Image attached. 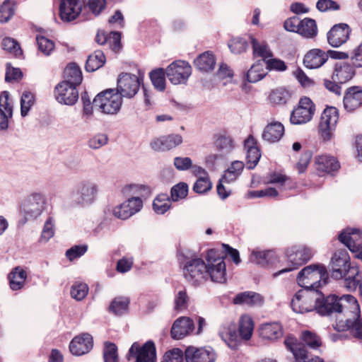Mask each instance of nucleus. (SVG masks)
Instances as JSON below:
<instances>
[{
    "instance_id": "62",
    "label": "nucleus",
    "mask_w": 362,
    "mask_h": 362,
    "mask_svg": "<svg viewBox=\"0 0 362 362\" xmlns=\"http://www.w3.org/2000/svg\"><path fill=\"white\" fill-rule=\"evenodd\" d=\"M87 250L88 247L86 245H74L66 250V256L69 260L73 261L83 255L86 252Z\"/></svg>"
},
{
    "instance_id": "25",
    "label": "nucleus",
    "mask_w": 362,
    "mask_h": 362,
    "mask_svg": "<svg viewBox=\"0 0 362 362\" xmlns=\"http://www.w3.org/2000/svg\"><path fill=\"white\" fill-rule=\"evenodd\" d=\"M344 107L348 112H354L362 106V88L351 86L346 89L344 100Z\"/></svg>"
},
{
    "instance_id": "3",
    "label": "nucleus",
    "mask_w": 362,
    "mask_h": 362,
    "mask_svg": "<svg viewBox=\"0 0 362 362\" xmlns=\"http://www.w3.org/2000/svg\"><path fill=\"white\" fill-rule=\"evenodd\" d=\"M315 309L322 315L342 312L354 314V317H358L361 314L358 303L351 295H344L341 297L329 295L326 298L322 296L321 298H316Z\"/></svg>"
},
{
    "instance_id": "54",
    "label": "nucleus",
    "mask_w": 362,
    "mask_h": 362,
    "mask_svg": "<svg viewBox=\"0 0 362 362\" xmlns=\"http://www.w3.org/2000/svg\"><path fill=\"white\" fill-rule=\"evenodd\" d=\"M185 351L179 348H173L165 351L161 362H184Z\"/></svg>"
},
{
    "instance_id": "46",
    "label": "nucleus",
    "mask_w": 362,
    "mask_h": 362,
    "mask_svg": "<svg viewBox=\"0 0 362 362\" xmlns=\"http://www.w3.org/2000/svg\"><path fill=\"white\" fill-rule=\"evenodd\" d=\"M290 98L289 91L283 88L272 90L268 97L269 102L274 105H284Z\"/></svg>"
},
{
    "instance_id": "4",
    "label": "nucleus",
    "mask_w": 362,
    "mask_h": 362,
    "mask_svg": "<svg viewBox=\"0 0 362 362\" xmlns=\"http://www.w3.org/2000/svg\"><path fill=\"white\" fill-rule=\"evenodd\" d=\"M341 168L337 157L322 153L314 157L312 169L307 175V185L313 187H320L324 183V177L328 175H334Z\"/></svg>"
},
{
    "instance_id": "58",
    "label": "nucleus",
    "mask_w": 362,
    "mask_h": 362,
    "mask_svg": "<svg viewBox=\"0 0 362 362\" xmlns=\"http://www.w3.org/2000/svg\"><path fill=\"white\" fill-rule=\"evenodd\" d=\"M266 69L269 71H284L287 69L286 64L281 59L270 57L264 62Z\"/></svg>"
},
{
    "instance_id": "1",
    "label": "nucleus",
    "mask_w": 362,
    "mask_h": 362,
    "mask_svg": "<svg viewBox=\"0 0 362 362\" xmlns=\"http://www.w3.org/2000/svg\"><path fill=\"white\" fill-rule=\"evenodd\" d=\"M223 256L221 250L210 249L206 252V262L200 258L186 259L182 268L185 279L193 286L204 283L209 277L214 282H225L226 269Z\"/></svg>"
},
{
    "instance_id": "48",
    "label": "nucleus",
    "mask_w": 362,
    "mask_h": 362,
    "mask_svg": "<svg viewBox=\"0 0 362 362\" xmlns=\"http://www.w3.org/2000/svg\"><path fill=\"white\" fill-rule=\"evenodd\" d=\"M165 75L166 71L163 69H157L150 73V78L153 86L160 91H163L165 88Z\"/></svg>"
},
{
    "instance_id": "17",
    "label": "nucleus",
    "mask_w": 362,
    "mask_h": 362,
    "mask_svg": "<svg viewBox=\"0 0 362 362\" xmlns=\"http://www.w3.org/2000/svg\"><path fill=\"white\" fill-rule=\"evenodd\" d=\"M216 354L213 349L190 346L185 350V362H215Z\"/></svg>"
},
{
    "instance_id": "49",
    "label": "nucleus",
    "mask_w": 362,
    "mask_h": 362,
    "mask_svg": "<svg viewBox=\"0 0 362 362\" xmlns=\"http://www.w3.org/2000/svg\"><path fill=\"white\" fill-rule=\"evenodd\" d=\"M267 75L263 65L261 63L253 64L248 70L246 78L250 83H255L262 79Z\"/></svg>"
},
{
    "instance_id": "8",
    "label": "nucleus",
    "mask_w": 362,
    "mask_h": 362,
    "mask_svg": "<svg viewBox=\"0 0 362 362\" xmlns=\"http://www.w3.org/2000/svg\"><path fill=\"white\" fill-rule=\"evenodd\" d=\"M316 111V106L308 97L300 98L291 112L290 121L293 124H304L312 120Z\"/></svg>"
},
{
    "instance_id": "27",
    "label": "nucleus",
    "mask_w": 362,
    "mask_h": 362,
    "mask_svg": "<svg viewBox=\"0 0 362 362\" xmlns=\"http://www.w3.org/2000/svg\"><path fill=\"white\" fill-rule=\"evenodd\" d=\"M356 68L352 63L350 64L346 62H337L334 65L332 79L341 84L345 83L351 80L355 76Z\"/></svg>"
},
{
    "instance_id": "57",
    "label": "nucleus",
    "mask_w": 362,
    "mask_h": 362,
    "mask_svg": "<svg viewBox=\"0 0 362 362\" xmlns=\"http://www.w3.org/2000/svg\"><path fill=\"white\" fill-rule=\"evenodd\" d=\"M0 106L5 110L4 114L9 119L13 115V101L7 91H3L0 94Z\"/></svg>"
},
{
    "instance_id": "45",
    "label": "nucleus",
    "mask_w": 362,
    "mask_h": 362,
    "mask_svg": "<svg viewBox=\"0 0 362 362\" xmlns=\"http://www.w3.org/2000/svg\"><path fill=\"white\" fill-rule=\"evenodd\" d=\"M105 62V57L103 52L95 51L90 54L86 64V69L88 71H94L103 66Z\"/></svg>"
},
{
    "instance_id": "33",
    "label": "nucleus",
    "mask_w": 362,
    "mask_h": 362,
    "mask_svg": "<svg viewBox=\"0 0 362 362\" xmlns=\"http://www.w3.org/2000/svg\"><path fill=\"white\" fill-rule=\"evenodd\" d=\"M28 276L27 272L21 267L13 268L8 276L10 287L17 291L22 288Z\"/></svg>"
},
{
    "instance_id": "40",
    "label": "nucleus",
    "mask_w": 362,
    "mask_h": 362,
    "mask_svg": "<svg viewBox=\"0 0 362 362\" xmlns=\"http://www.w3.org/2000/svg\"><path fill=\"white\" fill-rule=\"evenodd\" d=\"M129 299L124 296L115 298L109 307V310L117 315H122L129 310Z\"/></svg>"
},
{
    "instance_id": "43",
    "label": "nucleus",
    "mask_w": 362,
    "mask_h": 362,
    "mask_svg": "<svg viewBox=\"0 0 362 362\" xmlns=\"http://www.w3.org/2000/svg\"><path fill=\"white\" fill-rule=\"evenodd\" d=\"M300 339L305 345L313 349H317L322 345L321 337L313 331H303Z\"/></svg>"
},
{
    "instance_id": "56",
    "label": "nucleus",
    "mask_w": 362,
    "mask_h": 362,
    "mask_svg": "<svg viewBox=\"0 0 362 362\" xmlns=\"http://www.w3.org/2000/svg\"><path fill=\"white\" fill-rule=\"evenodd\" d=\"M105 362H119L117 347L114 343L106 342L103 351Z\"/></svg>"
},
{
    "instance_id": "18",
    "label": "nucleus",
    "mask_w": 362,
    "mask_h": 362,
    "mask_svg": "<svg viewBox=\"0 0 362 362\" xmlns=\"http://www.w3.org/2000/svg\"><path fill=\"white\" fill-rule=\"evenodd\" d=\"M54 97L56 100L64 105H72L78 98V91L74 85L67 82L59 83L54 88Z\"/></svg>"
},
{
    "instance_id": "37",
    "label": "nucleus",
    "mask_w": 362,
    "mask_h": 362,
    "mask_svg": "<svg viewBox=\"0 0 362 362\" xmlns=\"http://www.w3.org/2000/svg\"><path fill=\"white\" fill-rule=\"evenodd\" d=\"M266 179L268 183L276 185L280 191H283L286 189V186L292 184L291 179L281 170L273 171L268 173Z\"/></svg>"
},
{
    "instance_id": "42",
    "label": "nucleus",
    "mask_w": 362,
    "mask_h": 362,
    "mask_svg": "<svg viewBox=\"0 0 362 362\" xmlns=\"http://www.w3.org/2000/svg\"><path fill=\"white\" fill-rule=\"evenodd\" d=\"M214 144L220 150L230 151L233 148V139L230 134L223 130L215 135Z\"/></svg>"
},
{
    "instance_id": "19",
    "label": "nucleus",
    "mask_w": 362,
    "mask_h": 362,
    "mask_svg": "<svg viewBox=\"0 0 362 362\" xmlns=\"http://www.w3.org/2000/svg\"><path fill=\"white\" fill-rule=\"evenodd\" d=\"M351 33V28L348 24H336L327 33L328 43L333 47H338L347 42Z\"/></svg>"
},
{
    "instance_id": "59",
    "label": "nucleus",
    "mask_w": 362,
    "mask_h": 362,
    "mask_svg": "<svg viewBox=\"0 0 362 362\" xmlns=\"http://www.w3.org/2000/svg\"><path fill=\"white\" fill-rule=\"evenodd\" d=\"M316 7L322 12L334 11L340 10L341 4L339 1L334 0H318Z\"/></svg>"
},
{
    "instance_id": "36",
    "label": "nucleus",
    "mask_w": 362,
    "mask_h": 362,
    "mask_svg": "<svg viewBox=\"0 0 362 362\" xmlns=\"http://www.w3.org/2000/svg\"><path fill=\"white\" fill-rule=\"evenodd\" d=\"M318 33L317 25L314 19L305 18L300 21L298 34L305 38H315Z\"/></svg>"
},
{
    "instance_id": "20",
    "label": "nucleus",
    "mask_w": 362,
    "mask_h": 362,
    "mask_svg": "<svg viewBox=\"0 0 362 362\" xmlns=\"http://www.w3.org/2000/svg\"><path fill=\"white\" fill-rule=\"evenodd\" d=\"M143 203L139 197H132L115 206L112 213L114 216L120 219H127L142 208Z\"/></svg>"
},
{
    "instance_id": "39",
    "label": "nucleus",
    "mask_w": 362,
    "mask_h": 362,
    "mask_svg": "<svg viewBox=\"0 0 362 362\" xmlns=\"http://www.w3.org/2000/svg\"><path fill=\"white\" fill-rule=\"evenodd\" d=\"M172 201L167 194H160L153 200V209L156 213L163 214L171 208Z\"/></svg>"
},
{
    "instance_id": "16",
    "label": "nucleus",
    "mask_w": 362,
    "mask_h": 362,
    "mask_svg": "<svg viewBox=\"0 0 362 362\" xmlns=\"http://www.w3.org/2000/svg\"><path fill=\"white\" fill-rule=\"evenodd\" d=\"M140 81L134 74L122 73L117 80V88L115 89L122 96L132 98L139 90Z\"/></svg>"
},
{
    "instance_id": "23",
    "label": "nucleus",
    "mask_w": 362,
    "mask_h": 362,
    "mask_svg": "<svg viewBox=\"0 0 362 362\" xmlns=\"http://www.w3.org/2000/svg\"><path fill=\"white\" fill-rule=\"evenodd\" d=\"M45 201L40 194L35 193L29 196L22 204L23 212L30 218L37 217L43 211Z\"/></svg>"
},
{
    "instance_id": "6",
    "label": "nucleus",
    "mask_w": 362,
    "mask_h": 362,
    "mask_svg": "<svg viewBox=\"0 0 362 362\" xmlns=\"http://www.w3.org/2000/svg\"><path fill=\"white\" fill-rule=\"evenodd\" d=\"M93 103L94 107L101 113L115 115L121 108L122 97L115 89H106L95 97Z\"/></svg>"
},
{
    "instance_id": "22",
    "label": "nucleus",
    "mask_w": 362,
    "mask_h": 362,
    "mask_svg": "<svg viewBox=\"0 0 362 362\" xmlns=\"http://www.w3.org/2000/svg\"><path fill=\"white\" fill-rule=\"evenodd\" d=\"M93 346V339L88 333L76 335L69 344L71 353L76 356H81L88 353Z\"/></svg>"
},
{
    "instance_id": "2",
    "label": "nucleus",
    "mask_w": 362,
    "mask_h": 362,
    "mask_svg": "<svg viewBox=\"0 0 362 362\" xmlns=\"http://www.w3.org/2000/svg\"><path fill=\"white\" fill-rule=\"evenodd\" d=\"M255 322L253 317L247 313L240 316L237 327L232 322L223 325L220 328L221 339L231 348L237 347L240 343L251 339Z\"/></svg>"
},
{
    "instance_id": "21",
    "label": "nucleus",
    "mask_w": 362,
    "mask_h": 362,
    "mask_svg": "<svg viewBox=\"0 0 362 362\" xmlns=\"http://www.w3.org/2000/svg\"><path fill=\"white\" fill-rule=\"evenodd\" d=\"M194 331L193 320L188 317H180L173 322L170 329V336L173 339H182L194 334Z\"/></svg>"
},
{
    "instance_id": "60",
    "label": "nucleus",
    "mask_w": 362,
    "mask_h": 362,
    "mask_svg": "<svg viewBox=\"0 0 362 362\" xmlns=\"http://www.w3.org/2000/svg\"><path fill=\"white\" fill-rule=\"evenodd\" d=\"M211 188V182L208 175L197 180L193 186V191L197 194H204L210 190Z\"/></svg>"
},
{
    "instance_id": "9",
    "label": "nucleus",
    "mask_w": 362,
    "mask_h": 362,
    "mask_svg": "<svg viewBox=\"0 0 362 362\" xmlns=\"http://www.w3.org/2000/svg\"><path fill=\"white\" fill-rule=\"evenodd\" d=\"M286 255L291 265L274 273L273 274L274 277L284 272L296 269L306 263L313 257V252L310 248L304 246H292L286 249Z\"/></svg>"
},
{
    "instance_id": "35",
    "label": "nucleus",
    "mask_w": 362,
    "mask_h": 362,
    "mask_svg": "<svg viewBox=\"0 0 362 362\" xmlns=\"http://www.w3.org/2000/svg\"><path fill=\"white\" fill-rule=\"evenodd\" d=\"M251 45L255 58H261L264 62L270 57H273V52L265 41L251 37Z\"/></svg>"
},
{
    "instance_id": "32",
    "label": "nucleus",
    "mask_w": 362,
    "mask_h": 362,
    "mask_svg": "<svg viewBox=\"0 0 362 362\" xmlns=\"http://www.w3.org/2000/svg\"><path fill=\"white\" fill-rule=\"evenodd\" d=\"M63 76L64 81L69 84L74 85L77 87L81 84L83 80L82 72L80 67L76 63H69L66 65L64 70Z\"/></svg>"
},
{
    "instance_id": "50",
    "label": "nucleus",
    "mask_w": 362,
    "mask_h": 362,
    "mask_svg": "<svg viewBox=\"0 0 362 362\" xmlns=\"http://www.w3.org/2000/svg\"><path fill=\"white\" fill-rule=\"evenodd\" d=\"M35 103V95L28 90L23 93L21 99V115L25 117L28 115L30 109Z\"/></svg>"
},
{
    "instance_id": "5",
    "label": "nucleus",
    "mask_w": 362,
    "mask_h": 362,
    "mask_svg": "<svg viewBox=\"0 0 362 362\" xmlns=\"http://www.w3.org/2000/svg\"><path fill=\"white\" fill-rule=\"evenodd\" d=\"M328 274L323 264H310L304 267L298 274L297 281L305 290H317L326 284Z\"/></svg>"
},
{
    "instance_id": "63",
    "label": "nucleus",
    "mask_w": 362,
    "mask_h": 362,
    "mask_svg": "<svg viewBox=\"0 0 362 362\" xmlns=\"http://www.w3.org/2000/svg\"><path fill=\"white\" fill-rule=\"evenodd\" d=\"M189 297L186 290L180 291L175 298V309L177 311L186 310L188 306Z\"/></svg>"
},
{
    "instance_id": "11",
    "label": "nucleus",
    "mask_w": 362,
    "mask_h": 362,
    "mask_svg": "<svg viewBox=\"0 0 362 362\" xmlns=\"http://www.w3.org/2000/svg\"><path fill=\"white\" fill-rule=\"evenodd\" d=\"M354 267H351L350 257L346 250H337L331 261L330 276L339 280L348 275L349 271Z\"/></svg>"
},
{
    "instance_id": "24",
    "label": "nucleus",
    "mask_w": 362,
    "mask_h": 362,
    "mask_svg": "<svg viewBox=\"0 0 362 362\" xmlns=\"http://www.w3.org/2000/svg\"><path fill=\"white\" fill-rule=\"evenodd\" d=\"M182 143V137L180 134H172L154 138L151 141V147L156 151H169Z\"/></svg>"
},
{
    "instance_id": "12",
    "label": "nucleus",
    "mask_w": 362,
    "mask_h": 362,
    "mask_svg": "<svg viewBox=\"0 0 362 362\" xmlns=\"http://www.w3.org/2000/svg\"><path fill=\"white\" fill-rule=\"evenodd\" d=\"M129 359L132 358L135 362H156V348L152 341L144 344L134 342L129 350Z\"/></svg>"
},
{
    "instance_id": "64",
    "label": "nucleus",
    "mask_w": 362,
    "mask_h": 362,
    "mask_svg": "<svg viewBox=\"0 0 362 362\" xmlns=\"http://www.w3.org/2000/svg\"><path fill=\"white\" fill-rule=\"evenodd\" d=\"M350 60L354 67L362 68V42L351 50Z\"/></svg>"
},
{
    "instance_id": "47",
    "label": "nucleus",
    "mask_w": 362,
    "mask_h": 362,
    "mask_svg": "<svg viewBox=\"0 0 362 362\" xmlns=\"http://www.w3.org/2000/svg\"><path fill=\"white\" fill-rule=\"evenodd\" d=\"M1 46L4 50L14 57H20L23 51L17 41L11 37L3 39Z\"/></svg>"
},
{
    "instance_id": "29",
    "label": "nucleus",
    "mask_w": 362,
    "mask_h": 362,
    "mask_svg": "<svg viewBox=\"0 0 362 362\" xmlns=\"http://www.w3.org/2000/svg\"><path fill=\"white\" fill-rule=\"evenodd\" d=\"M244 148L247 153V165L250 169L254 168L261 157L260 150L257 139L250 135L245 141Z\"/></svg>"
},
{
    "instance_id": "31",
    "label": "nucleus",
    "mask_w": 362,
    "mask_h": 362,
    "mask_svg": "<svg viewBox=\"0 0 362 362\" xmlns=\"http://www.w3.org/2000/svg\"><path fill=\"white\" fill-rule=\"evenodd\" d=\"M264 298L259 293L253 291H245L238 293L233 299L235 305H247L250 307L260 305Z\"/></svg>"
},
{
    "instance_id": "41",
    "label": "nucleus",
    "mask_w": 362,
    "mask_h": 362,
    "mask_svg": "<svg viewBox=\"0 0 362 362\" xmlns=\"http://www.w3.org/2000/svg\"><path fill=\"white\" fill-rule=\"evenodd\" d=\"M244 166L245 165L242 161L235 160L233 162L225 171L222 180L225 182L235 181L243 172Z\"/></svg>"
},
{
    "instance_id": "7",
    "label": "nucleus",
    "mask_w": 362,
    "mask_h": 362,
    "mask_svg": "<svg viewBox=\"0 0 362 362\" xmlns=\"http://www.w3.org/2000/svg\"><path fill=\"white\" fill-rule=\"evenodd\" d=\"M339 120V111L335 107L327 106L322 112L317 130L320 139L324 142L332 140Z\"/></svg>"
},
{
    "instance_id": "44",
    "label": "nucleus",
    "mask_w": 362,
    "mask_h": 362,
    "mask_svg": "<svg viewBox=\"0 0 362 362\" xmlns=\"http://www.w3.org/2000/svg\"><path fill=\"white\" fill-rule=\"evenodd\" d=\"M253 255L257 263L264 267H272L277 262L276 255L272 251L254 252Z\"/></svg>"
},
{
    "instance_id": "10",
    "label": "nucleus",
    "mask_w": 362,
    "mask_h": 362,
    "mask_svg": "<svg viewBox=\"0 0 362 362\" xmlns=\"http://www.w3.org/2000/svg\"><path fill=\"white\" fill-rule=\"evenodd\" d=\"M85 9L83 0H59L58 15L64 23H70L78 18Z\"/></svg>"
},
{
    "instance_id": "34",
    "label": "nucleus",
    "mask_w": 362,
    "mask_h": 362,
    "mask_svg": "<svg viewBox=\"0 0 362 362\" xmlns=\"http://www.w3.org/2000/svg\"><path fill=\"white\" fill-rule=\"evenodd\" d=\"M261 337L268 340H275L283 334L282 327L277 322L265 323L261 325L259 330Z\"/></svg>"
},
{
    "instance_id": "53",
    "label": "nucleus",
    "mask_w": 362,
    "mask_h": 362,
    "mask_svg": "<svg viewBox=\"0 0 362 362\" xmlns=\"http://www.w3.org/2000/svg\"><path fill=\"white\" fill-rule=\"evenodd\" d=\"M188 194V185L185 182H179L171 188L170 198L173 202L185 199Z\"/></svg>"
},
{
    "instance_id": "61",
    "label": "nucleus",
    "mask_w": 362,
    "mask_h": 362,
    "mask_svg": "<svg viewBox=\"0 0 362 362\" xmlns=\"http://www.w3.org/2000/svg\"><path fill=\"white\" fill-rule=\"evenodd\" d=\"M97 189L95 185L91 183L85 184L81 189L82 199L86 202H91L94 200Z\"/></svg>"
},
{
    "instance_id": "28",
    "label": "nucleus",
    "mask_w": 362,
    "mask_h": 362,
    "mask_svg": "<svg viewBox=\"0 0 362 362\" xmlns=\"http://www.w3.org/2000/svg\"><path fill=\"white\" fill-rule=\"evenodd\" d=\"M339 240L353 252L358 253L362 250V232L359 230L342 232Z\"/></svg>"
},
{
    "instance_id": "30",
    "label": "nucleus",
    "mask_w": 362,
    "mask_h": 362,
    "mask_svg": "<svg viewBox=\"0 0 362 362\" xmlns=\"http://www.w3.org/2000/svg\"><path fill=\"white\" fill-rule=\"evenodd\" d=\"M285 133V128L282 123L272 121L268 123L262 132L263 140L269 143H275L281 140Z\"/></svg>"
},
{
    "instance_id": "15",
    "label": "nucleus",
    "mask_w": 362,
    "mask_h": 362,
    "mask_svg": "<svg viewBox=\"0 0 362 362\" xmlns=\"http://www.w3.org/2000/svg\"><path fill=\"white\" fill-rule=\"evenodd\" d=\"M315 300L313 293L307 290L298 291L291 300V307L293 311L305 313L315 308Z\"/></svg>"
},
{
    "instance_id": "13",
    "label": "nucleus",
    "mask_w": 362,
    "mask_h": 362,
    "mask_svg": "<svg viewBox=\"0 0 362 362\" xmlns=\"http://www.w3.org/2000/svg\"><path fill=\"white\" fill-rule=\"evenodd\" d=\"M166 76L173 84L185 83L192 74V67L187 62L178 60L166 68Z\"/></svg>"
},
{
    "instance_id": "55",
    "label": "nucleus",
    "mask_w": 362,
    "mask_h": 362,
    "mask_svg": "<svg viewBox=\"0 0 362 362\" xmlns=\"http://www.w3.org/2000/svg\"><path fill=\"white\" fill-rule=\"evenodd\" d=\"M311 156L308 153H303L296 158L293 162V168L298 173H303L308 169L310 163Z\"/></svg>"
},
{
    "instance_id": "52",
    "label": "nucleus",
    "mask_w": 362,
    "mask_h": 362,
    "mask_svg": "<svg viewBox=\"0 0 362 362\" xmlns=\"http://www.w3.org/2000/svg\"><path fill=\"white\" fill-rule=\"evenodd\" d=\"M38 51L45 56L49 55L54 51V42L44 36H37L36 38Z\"/></svg>"
},
{
    "instance_id": "14",
    "label": "nucleus",
    "mask_w": 362,
    "mask_h": 362,
    "mask_svg": "<svg viewBox=\"0 0 362 362\" xmlns=\"http://www.w3.org/2000/svg\"><path fill=\"white\" fill-rule=\"evenodd\" d=\"M284 344L293 353L294 362H325L319 356L311 357L309 356L304 344L298 341L293 336H287L284 340Z\"/></svg>"
},
{
    "instance_id": "26",
    "label": "nucleus",
    "mask_w": 362,
    "mask_h": 362,
    "mask_svg": "<svg viewBox=\"0 0 362 362\" xmlns=\"http://www.w3.org/2000/svg\"><path fill=\"white\" fill-rule=\"evenodd\" d=\"M329 59L328 52L318 48L309 50L304 56L303 64L309 69L321 67Z\"/></svg>"
},
{
    "instance_id": "38",
    "label": "nucleus",
    "mask_w": 362,
    "mask_h": 362,
    "mask_svg": "<svg viewBox=\"0 0 362 362\" xmlns=\"http://www.w3.org/2000/svg\"><path fill=\"white\" fill-rule=\"evenodd\" d=\"M215 64L214 55L210 52H205L201 54L194 61L195 66L203 71L212 70Z\"/></svg>"
},
{
    "instance_id": "51",
    "label": "nucleus",
    "mask_w": 362,
    "mask_h": 362,
    "mask_svg": "<svg viewBox=\"0 0 362 362\" xmlns=\"http://www.w3.org/2000/svg\"><path fill=\"white\" fill-rule=\"evenodd\" d=\"M89 288L83 282L76 281L71 288V296L77 300H81L88 295Z\"/></svg>"
}]
</instances>
